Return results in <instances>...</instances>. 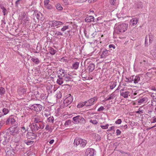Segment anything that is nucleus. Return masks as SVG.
<instances>
[{"instance_id": "nucleus-26", "label": "nucleus", "mask_w": 156, "mask_h": 156, "mask_svg": "<svg viewBox=\"0 0 156 156\" xmlns=\"http://www.w3.org/2000/svg\"><path fill=\"white\" fill-rule=\"evenodd\" d=\"M143 7V3L141 2H138L136 5V7L138 9H142Z\"/></svg>"}, {"instance_id": "nucleus-32", "label": "nucleus", "mask_w": 156, "mask_h": 156, "mask_svg": "<svg viewBox=\"0 0 156 156\" xmlns=\"http://www.w3.org/2000/svg\"><path fill=\"white\" fill-rule=\"evenodd\" d=\"M2 112L4 113V115H5L8 113L9 110L8 109L4 108L2 109Z\"/></svg>"}, {"instance_id": "nucleus-53", "label": "nucleus", "mask_w": 156, "mask_h": 156, "mask_svg": "<svg viewBox=\"0 0 156 156\" xmlns=\"http://www.w3.org/2000/svg\"><path fill=\"white\" fill-rule=\"evenodd\" d=\"M10 123V118L8 119L6 122V124L8 125L9 123Z\"/></svg>"}, {"instance_id": "nucleus-52", "label": "nucleus", "mask_w": 156, "mask_h": 156, "mask_svg": "<svg viewBox=\"0 0 156 156\" xmlns=\"http://www.w3.org/2000/svg\"><path fill=\"white\" fill-rule=\"evenodd\" d=\"M148 36L147 35L145 37V44H146V43H147L148 40Z\"/></svg>"}, {"instance_id": "nucleus-22", "label": "nucleus", "mask_w": 156, "mask_h": 156, "mask_svg": "<svg viewBox=\"0 0 156 156\" xmlns=\"http://www.w3.org/2000/svg\"><path fill=\"white\" fill-rule=\"evenodd\" d=\"M88 68L89 71L91 72L94 69L95 65L94 64H90Z\"/></svg>"}, {"instance_id": "nucleus-29", "label": "nucleus", "mask_w": 156, "mask_h": 156, "mask_svg": "<svg viewBox=\"0 0 156 156\" xmlns=\"http://www.w3.org/2000/svg\"><path fill=\"white\" fill-rule=\"evenodd\" d=\"M49 52L52 55H54L56 52V51L55 50L52 48H51L49 50Z\"/></svg>"}, {"instance_id": "nucleus-63", "label": "nucleus", "mask_w": 156, "mask_h": 156, "mask_svg": "<svg viewBox=\"0 0 156 156\" xmlns=\"http://www.w3.org/2000/svg\"><path fill=\"white\" fill-rule=\"evenodd\" d=\"M155 126H156V125H155L154 126H152V127H151L149 128H148V129H151L152 128H153Z\"/></svg>"}, {"instance_id": "nucleus-15", "label": "nucleus", "mask_w": 156, "mask_h": 156, "mask_svg": "<svg viewBox=\"0 0 156 156\" xmlns=\"http://www.w3.org/2000/svg\"><path fill=\"white\" fill-rule=\"evenodd\" d=\"M62 76L64 81L67 82L70 81L71 80L70 76L68 74H64Z\"/></svg>"}, {"instance_id": "nucleus-20", "label": "nucleus", "mask_w": 156, "mask_h": 156, "mask_svg": "<svg viewBox=\"0 0 156 156\" xmlns=\"http://www.w3.org/2000/svg\"><path fill=\"white\" fill-rule=\"evenodd\" d=\"M110 88L113 89L116 85V82L115 81H112L109 83Z\"/></svg>"}, {"instance_id": "nucleus-12", "label": "nucleus", "mask_w": 156, "mask_h": 156, "mask_svg": "<svg viewBox=\"0 0 156 156\" xmlns=\"http://www.w3.org/2000/svg\"><path fill=\"white\" fill-rule=\"evenodd\" d=\"M138 21V20L137 18H133L130 21V25L132 26H134L137 24Z\"/></svg>"}, {"instance_id": "nucleus-33", "label": "nucleus", "mask_w": 156, "mask_h": 156, "mask_svg": "<svg viewBox=\"0 0 156 156\" xmlns=\"http://www.w3.org/2000/svg\"><path fill=\"white\" fill-rule=\"evenodd\" d=\"M24 142L27 145H30L33 144V141L31 140H28L27 141L26 140H25L24 141Z\"/></svg>"}, {"instance_id": "nucleus-38", "label": "nucleus", "mask_w": 156, "mask_h": 156, "mask_svg": "<svg viewBox=\"0 0 156 156\" xmlns=\"http://www.w3.org/2000/svg\"><path fill=\"white\" fill-rule=\"evenodd\" d=\"M69 27L68 26H64L62 28L61 30L62 31L64 32Z\"/></svg>"}, {"instance_id": "nucleus-6", "label": "nucleus", "mask_w": 156, "mask_h": 156, "mask_svg": "<svg viewBox=\"0 0 156 156\" xmlns=\"http://www.w3.org/2000/svg\"><path fill=\"white\" fill-rule=\"evenodd\" d=\"M52 25V26L55 27H57V28L59 27L61 25H62L63 23L61 21L54 20L51 21Z\"/></svg>"}, {"instance_id": "nucleus-61", "label": "nucleus", "mask_w": 156, "mask_h": 156, "mask_svg": "<svg viewBox=\"0 0 156 156\" xmlns=\"http://www.w3.org/2000/svg\"><path fill=\"white\" fill-rule=\"evenodd\" d=\"M44 17H41V20L42 21H43L44 20Z\"/></svg>"}, {"instance_id": "nucleus-62", "label": "nucleus", "mask_w": 156, "mask_h": 156, "mask_svg": "<svg viewBox=\"0 0 156 156\" xmlns=\"http://www.w3.org/2000/svg\"><path fill=\"white\" fill-rule=\"evenodd\" d=\"M22 129L23 130L25 131V132L26 131L25 128L24 127H22Z\"/></svg>"}, {"instance_id": "nucleus-57", "label": "nucleus", "mask_w": 156, "mask_h": 156, "mask_svg": "<svg viewBox=\"0 0 156 156\" xmlns=\"http://www.w3.org/2000/svg\"><path fill=\"white\" fill-rule=\"evenodd\" d=\"M49 126L47 125L46 127H45V129H46L47 130H48L49 129Z\"/></svg>"}, {"instance_id": "nucleus-54", "label": "nucleus", "mask_w": 156, "mask_h": 156, "mask_svg": "<svg viewBox=\"0 0 156 156\" xmlns=\"http://www.w3.org/2000/svg\"><path fill=\"white\" fill-rule=\"evenodd\" d=\"M114 129H115V127L114 126H111L109 129V130H114Z\"/></svg>"}, {"instance_id": "nucleus-7", "label": "nucleus", "mask_w": 156, "mask_h": 156, "mask_svg": "<svg viewBox=\"0 0 156 156\" xmlns=\"http://www.w3.org/2000/svg\"><path fill=\"white\" fill-rule=\"evenodd\" d=\"M97 100V99L96 97H94L91 98L88 101V103L86 104L87 106H91L94 104V102L96 101Z\"/></svg>"}, {"instance_id": "nucleus-14", "label": "nucleus", "mask_w": 156, "mask_h": 156, "mask_svg": "<svg viewBox=\"0 0 156 156\" xmlns=\"http://www.w3.org/2000/svg\"><path fill=\"white\" fill-rule=\"evenodd\" d=\"M108 51L106 49H104L101 55V58H105L108 55Z\"/></svg>"}, {"instance_id": "nucleus-1", "label": "nucleus", "mask_w": 156, "mask_h": 156, "mask_svg": "<svg viewBox=\"0 0 156 156\" xmlns=\"http://www.w3.org/2000/svg\"><path fill=\"white\" fill-rule=\"evenodd\" d=\"M128 27V24L123 23L116 26L115 28V32L118 34L123 33L126 31Z\"/></svg>"}, {"instance_id": "nucleus-36", "label": "nucleus", "mask_w": 156, "mask_h": 156, "mask_svg": "<svg viewBox=\"0 0 156 156\" xmlns=\"http://www.w3.org/2000/svg\"><path fill=\"white\" fill-rule=\"evenodd\" d=\"M14 129L13 130H11L10 131L12 133H17L18 132V129L16 128V127H14Z\"/></svg>"}, {"instance_id": "nucleus-45", "label": "nucleus", "mask_w": 156, "mask_h": 156, "mask_svg": "<svg viewBox=\"0 0 156 156\" xmlns=\"http://www.w3.org/2000/svg\"><path fill=\"white\" fill-rule=\"evenodd\" d=\"M108 124H107L105 126H101L102 128L104 129H106L108 128Z\"/></svg>"}, {"instance_id": "nucleus-8", "label": "nucleus", "mask_w": 156, "mask_h": 156, "mask_svg": "<svg viewBox=\"0 0 156 156\" xmlns=\"http://www.w3.org/2000/svg\"><path fill=\"white\" fill-rule=\"evenodd\" d=\"M27 136L28 139H31V140L35 139L37 136L35 134L31 132H28Z\"/></svg>"}, {"instance_id": "nucleus-27", "label": "nucleus", "mask_w": 156, "mask_h": 156, "mask_svg": "<svg viewBox=\"0 0 156 156\" xmlns=\"http://www.w3.org/2000/svg\"><path fill=\"white\" fill-rule=\"evenodd\" d=\"M87 101H85L84 103H80L78 104L77 106V107L78 108H81L83 107L84 105H86V104L87 103Z\"/></svg>"}, {"instance_id": "nucleus-44", "label": "nucleus", "mask_w": 156, "mask_h": 156, "mask_svg": "<svg viewBox=\"0 0 156 156\" xmlns=\"http://www.w3.org/2000/svg\"><path fill=\"white\" fill-rule=\"evenodd\" d=\"M121 120L120 119H119L115 121V123L116 124H120L121 123Z\"/></svg>"}, {"instance_id": "nucleus-2", "label": "nucleus", "mask_w": 156, "mask_h": 156, "mask_svg": "<svg viewBox=\"0 0 156 156\" xmlns=\"http://www.w3.org/2000/svg\"><path fill=\"white\" fill-rule=\"evenodd\" d=\"M87 143V141L85 140L76 138L74 140V144L76 147L80 145L81 147H83L85 146Z\"/></svg>"}, {"instance_id": "nucleus-48", "label": "nucleus", "mask_w": 156, "mask_h": 156, "mask_svg": "<svg viewBox=\"0 0 156 156\" xmlns=\"http://www.w3.org/2000/svg\"><path fill=\"white\" fill-rule=\"evenodd\" d=\"M90 122L93 124H96L98 123L97 121L96 120H91Z\"/></svg>"}, {"instance_id": "nucleus-9", "label": "nucleus", "mask_w": 156, "mask_h": 156, "mask_svg": "<svg viewBox=\"0 0 156 156\" xmlns=\"http://www.w3.org/2000/svg\"><path fill=\"white\" fill-rule=\"evenodd\" d=\"M62 76V74H58V77L59 78L57 80L56 82L59 85L62 84L64 82L62 77H61Z\"/></svg>"}, {"instance_id": "nucleus-23", "label": "nucleus", "mask_w": 156, "mask_h": 156, "mask_svg": "<svg viewBox=\"0 0 156 156\" xmlns=\"http://www.w3.org/2000/svg\"><path fill=\"white\" fill-rule=\"evenodd\" d=\"M149 94L152 97L153 101H154L156 102V93H154L150 92Z\"/></svg>"}, {"instance_id": "nucleus-19", "label": "nucleus", "mask_w": 156, "mask_h": 156, "mask_svg": "<svg viewBox=\"0 0 156 156\" xmlns=\"http://www.w3.org/2000/svg\"><path fill=\"white\" fill-rule=\"evenodd\" d=\"M94 20V17L92 16H90L87 17L85 19V21L86 22H90L93 21Z\"/></svg>"}, {"instance_id": "nucleus-41", "label": "nucleus", "mask_w": 156, "mask_h": 156, "mask_svg": "<svg viewBox=\"0 0 156 156\" xmlns=\"http://www.w3.org/2000/svg\"><path fill=\"white\" fill-rule=\"evenodd\" d=\"M116 0H110V4L113 5H114L115 4Z\"/></svg>"}, {"instance_id": "nucleus-24", "label": "nucleus", "mask_w": 156, "mask_h": 156, "mask_svg": "<svg viewBox=\"0 0 156 156\" xmlns=\"http://www.w3.org/2000/svg\"><path fill=\"white\" fill-rule=\"evenodd\" d=\"M129 94V91H126L121 93L120 95L125 98H127L128 97Z\"/></svg>"}, {"instance_id": "nucleus-35", "label": "nucleus", "mask_w": 156, "mask_h": 156, "mask_svg": "<svg viewBox=\"0 0 156 156\" xmlns=\"http://www.w3.org/2000/svg\"><path fill=\"white\" fill-rule=\"evenodd\" d=\"M39 104H36L34 106L33 108H32L33 109H34V110L36 111V112H38V108H39V107H38V105H39Z\"/></svg>"}, {"instance_id": "nucleus-10", "label": "nucleus", "mask_w": 156, "mask_h": 156, "mask_svg": "<svg viewBox=\"0 0 156 156\" xmlns=\"http://www.w3.org/2000/svg\"><path fill=\"white\" fill-rule=\"evenodd\" d=\"M0 140L1 142L5 144L7 142H8V140L6 136L3 135H1L0 136Z\"/></svg>"}, {"instance_id": "nucleus-28", "label": "nucleus", "mask_w": 156, "mask_h": 156, "mask_svg": "<svg viewBox=\"0 0 156 156\" xmlns=\"http://www.w3.org/2000/svg\"><path fill=\"white\" fill-rule=\"evenodd\" d=\"M55 7L56 8L59 10H61L63 9V8L60 4L58 3L56 4Z\"/></svg>"}, {"instance_id": "nucleus-17", "label": "nucleus", "mask_w": 156, "mask_h": 156, "mask_svg": "<svg viewBox=\"0 0 156 156\" xmlns=\"http://www.w3.org/2000/svg\"><path fill=\"white\" fill-rule=\"evenodd\" d=\"M115 96V94L114 93H112L109 96L108 98L107 97L105 98V100L107 101L113 99Z\"/></svg>"}, {"instance_id": "nucleus-5", "label": "nucleus", "mask_w": 156, "mask_h": 156, "mask_svg": "<svg viewBox=\"0 0 156 156\" xmlns=\"http://www.w3.org/2000/svg\"><path fill=\"white\" fill-rule=\"evenodd\" d=\"M95 151L93 149L88 148L85 152V155L87 156H93L94 154Z\"/></svg>"}, {"instance_id": "nucleus-46", "label": "nucleus", "mask_w": 156, "mask_h": 156, "mask_svg": "<svg viewBox=\"0 0 156 156\" xmlns=\"http://www.w3.org/2000/svg\"><path fill=\"white\" fill-rule=\"evenodd\" d=\"M104 109V107L102 106L100 107L98 110V111L100 112L103 110Z\"/></svg>"}, {"instance_id": "nucleus-30", "label": "nucleus", "mask_w": 156, "mask_h": 156, "mask_svg": "<svg viewBox=\"0 0 156 156\" xmlns=\"http://www.w3.org/2000/svg\"><path fill=\"white\" fill-rule=\"evenodd\" d=\"M5 92V89L2 87H0V94L1 95H3Z\"/></svg>"}, {"instance_id": "nucleus-40", "label": "nucleus", "mask_w": 156, "mask_h": 156, "mask_svg": "<svg viewBox=\"0 0 156 156\" xmlns=\"http://www.w3.org/2000/svg\"><path fill=\"white\" fill-rule=\"evenodd\" d=\"M34 123H35L36 124L37 123L38 124H39V119L38 118V117H35V118H34Z\"/></svg>"}, {"instance_id": "nucleus-47", "label": "nucleus", "mask_w": 156, "mask_h": 156, "mask_svg": "<svg viewBox=\"0 0 156 156\" xmlns=\"http://www.w3.org/2000/svg\"><path fill=\"white\" fill-rule=\"evenodd\" d=\"M134 76H132L130 77L129 79V80L130 81V82H132L133 81Z\"/></svg>"}, {"instance_id": "nucleus-34", "label": "nucleus", "mask_w": 156, "mask_h": 156, "mask_svg": "<svg viewBox=\"0 0 156 156\" xmlns=\"http://www.w3.org/2000/svg\"><path fill=\"white\" fill-rule=\"evenodd\" d=\"M31 60L33 62L36 64H37L39 62V61L38 60V59L37 58H35L32 57L31 58Z\"/></svg>"}, {"instance_id": "nucleus-31", "label": "nucleus", "mask_w": 156, "mask_h": 156, "mask_svg": "<svg viewBox=\"0 0 156 156\" xmlns=\"http://www.w3.org/2000/svg\"><path fill=\"white\" fill-rule=\"evenodd\" d=\"M1 9L2 10V12L3 13V15H5L6 13L7 12V10L5 9V7L3 6H2L1 7Z\"/></svg>"}, {"instance_id": "nucleus-39", "label": "nucleus", "mask_w": 156, "mask_h": 156, "mask_svg": "<svg viewBox=\"0 0 156 156\" xmlns=\"http://www.w3.org/2000/svg\"><path fill=\"white\" fill-rule=\"evenodd\" d=\"M20 140V136L18 135L16 137V139L15 140V142H17Z\"/></svg>"}, {"instance_id": "nucleus-50", "label": "nucleus", "mask_w": 156, "mask_h": 156, "mask_svg": "<svg viewBox=\"0 0 156 156\" xmlns=\"http://www.w3.org/2000/svg\"><path fill=\"white\" fill-rule=\"evenodd\" d=\"M69 0H63L64 3L65 5H67L69 4L68 1Z\"/></svg>"}, {"instance_id": "nucleus-51", "label": "nucleus", "mask_w": 156, "mask_h": 156, "mask_svg": "<svg viewBox=\"0 0 156 156\" xmlns=\"http://www.w3.org/2000/svg\"><path fill=\"white\" fill-rule=\"evenodd\" d=\"M109 47L110 48H113L114 49H115V46L114 45H113V44H110L109 45Z\"/></svg>"}, {"instance_id": "nucleus-64", "label": "nucleus", "mask_w": 156, "mask_h": 156, "mask_svg": "<svg viewBox=\"0 0 156 156\" xmlns=\"http://www.w3.org/2000/svg\"><path fill=\"white\" fill-rule=\"evenodd\" d=\"M124 127L125 128H126L127 127V125H125L124 126Z\"/></svg>"}, {"instance_id": "nucleus-58", "label": "nucleus", "mask_w": 156, "mask_h": 156, "mask_svg": "<svg viewBox=\"0 0 156 156\" xmlns=\"http://www.w3.org/2000/svg\"><path fill=\"white\" fill-rule=\"evenodd\" d=\"M20 0H17V1H16V4L17 5L19 3V2L20 1Z\"/></svg>"}, {"instance_id": "nucleus-25", "label": "nucleus", "mask_w": 156, "mask_h": 156, "mask_svg": "<svg viewBox=\"0 0 156 156\" xmlns=\"http://www.w3.org/2000/svg\"><path fill=\"white\" fill-rule=\"evenodd\" d=\"M79 63L78 62H76L73 64L72 68L75 69H78L79 66Z\"/></svg>"}, {"instance_id": "nucleus-18", "label": "nucleus", "mask_w": 156, "mask_h": 156, "mask_svg": "<svg viewBox=\"0 0 156 156\" xmlns=\"http://www.w3.org/2000/svg\"><path fill=\"white\" fill-rule=\"evenodd\" d=\"M31 129H32L33 131H38L39 127L37 124L35 123H33V126H31Z\"/></svg>"}, {"instance_id": "nucleus-42", "label": "nucleus", "mask_w": 156, "mask_h": 156, "mask_svg": "<svg viewBox=\"0 0 156 156\" xmlns=\"http://www.w3.org/2000/svg\"><path fill=\"white\" fill-rule=\"evenodd\" d=\"M55 35L57 36H63V34L61 32L59 31H56L55 33Z\"/></svg>"}, {"instance_id": "nucleus-11", "label": "nucleus", "mask_w": 156, "mask_h": 156, "mask_svg": "<svg viewBox=\"0 0 156 156\" xmlns=\"http://www.w3.org/2000/svg\"><path fill=\"white\" fill-rule=\"evenodd\" d=\"M49 0H45L44 1L45 7L48 9H50L52 8L51 5L49 3Z\"/></svg>"}, {"instance_id": "nucleus-3", "label": "nucleus", "mask_w": 156, "mask_h": 156, "mask_svg": "<svg viewBox=\"0 0 156 156\" xmlns=\"http://www.w3.org/2000/svg\"><path fill=\"white\" fill-rule=\"evenodd\" d=\"M73 120L75 123H78L80 122L84 123L85 122V120L80 115H77L73 118Z\"/></svg>"}, {"instance_id": "nucleus-60", "label": "nucleus", "mask_w": 156, "mask_h": 156, "mask_svg": "<svg viewBox=\"0 0 156 156\" xmlns=\"http://www.w3.org/2000/svg\"><path fill=\"white\" fill-rule=\"evenodd\" d=\"M156 122V118H154L153 119V121L152 122V123H154Z\"/></svg>"}, {"instance_id": "nucleus-43", "label": "nucleus", "mask_w": 156, "mask_h": 156, "mask_svg": "<svg viewBox=\"0 0 156 156\" xmlns=\"http://www.w3.org/2000/svg\"><path fill=\"white\" fill-rule=\"evenodd\" d=\"M15 122V120L13 118H10V123L11 124H13Z\"/></svg>"}, {"instance_id": "nucleus-4", "label": "nucleus", "mask_w": 156, "mask_h": 156, "mask_svg": "<svg viewBox=\"0 0 156 156\" xmlns=\"http://www.w3.org/2000/svg\"><path fill=\"white\" fill-rule=\"evenodd\" d=\"M69 96L68 97L64 100L63 103L66 106H68L73 101V98L72 96L69 94Z\"/></svg>"}, {"instance_id": "nucleus-55", "label": "nucleus", "mask_w": 156, "mask_h": 156, "mask_svg": "<svg viewBox=\"0 0 156 156\" xmlns=\"http://www.w3.org/2000/svg\"><path fill=\"white\" fill-rule=\"evenodd\" d=\"M54 141V140H52L49 141V143L51 144H52Z\"/></svg>"}, {"instance_id": "nucleus-21", "label": "nucleus", "mask_w": 156, "mask_h": 156, "mask_svg": "<svg viewBox=\"0 0 156 156\" xmlns=\"http://www.w3.org/2000/svg\"><path fill=\"white\" fill-rule=\"evenodd\" d=\"M133 83H138V82L140 80V77L138 76H134L133 79Z\"/></svg>"}, {"instance_id": "nucleus-37", "label": "nucleus", "mask_w": 156, "mask_h": 156, "mask_svg": "<svg viewBox=\"0 0 156 156\" xmlns=\"http://www.w3.org/2000/svg\"><path fill=\"white\" fill-rule=\"evenodd\" d=\"M153 36L152 35H149L148 36V38L149 39V42L150 43H151L152 41H153Z\"/></svg>"}, {"instance_id": "nucleus-13", "label": "nucleus", "mask_w": 156, "mask_h": 156, "mask_svg": "<svg viewBox=\"0 0 156 156\" xmlns=\"http://www.w3.org/2000/svg\"><path fill=\"white\" fill-rule=\"evenodd\" d=\"M15 154L13 149H9L6 151L5 156H14Z\"/></svg>"}, {"instance_id": "nucleus-49", "label": "nucleus", "mask_w": 156, "mask_h": 156, "mask_svg": "<svg viewBox=\"0 0 156 156\" xmlns=\"http://www.w3.org/2000/svg\"><path fill=\"white\" fill-rule=\"evenodd\" d=\"M117 135H119L121 133V131L119 129H117L116 131Z\"/></svg>"}, {"instance_id": "nucleus-59", "label": "nucleus", "mask_w": 156, "mask_h": 156, "mask_svg": "<svg viewBox=\"0 0 156 156\" xmlns=\"http://www.w3.org/2000/svg\"><path fill=\"white\" fill-rule=\"evenodd\" d=\"M126 82H130V81L129 80V78H126Z\"/></svg>"}, {"instance_id": "nucleus-16", "label": "nucleus", "mask_w": 156, "mask_h": 156, "mask_svg": "<svg viewBox=\"0 0 156 156\" xmlns=\"http://www.w3.org/2000/svg\"><path fill=\"white\" fill-rule=\"evenodd\" d=\"M147 98L146 97H144L140 98L138 101L139 103H145L147 101Z\"/></svg>"}, {"instance_id": "nucleus-56", "label": "nucleus", "mask_w": 156, "mask_h": 156, "mask_svg": "<svg viewBox=\"0 0 156 156\" xmlns=\"http://www.w3.org/2000/svg\"><path fill=\"white\" fill-rule=\"evenodd\" d=\"M51 119V121H53L54 120V118H53V117H52L51 118L50 117H49L48 119L49 120L48 121H50Z\"/></svg>"}]
</instances>
